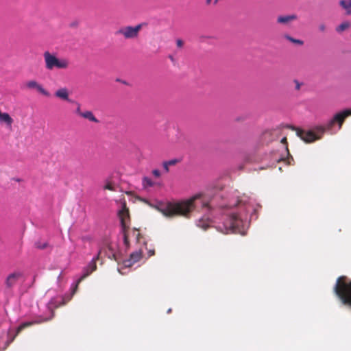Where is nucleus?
I'll use <instances>...</instances> for the list:
<instances>
[{
  "mask_svg": "<svg viewBox=\"0 0 351 351\" xmlns=\"http://www.w3.org/2000/svg\"><path fill=\"white\" fill-rule=\"evenodd\" d=\"M195 199H186V200L174 203L167 201L158 202L154 207L165 216L186 215L192 210Z\"/></svg>",
  "mask_w": 351,
  "mask_h": 351,
  "instance_id": "nucleus-1",
  "label": "nucleus"
},
{
  "mask_svg": "<svg viewBox=\"0 0 351 351\" xmlns=\"http://www.w3.org/2000/svg\"><path fill=\"white\" fill-rule=\"evenodd\" d=\"M45 66L47 70L66 69L69 67L70 62L66 58H59L56 53L46 51L43 53Z\"/></svg>",
  "mask_w": 351,
  "mask_h": 351,
  "instance_id": "nucleus-2",
  "label": "nucleus"
},
{
  "mask_svg": "<svg viewBox=\"0 0 351 351\" xmlns=\"http://www.w3.org/2000/svg\"><path fill=\"white\" fill-rule=\"evenodd\" d=\"M346 276L338 278L335 287L336 294L342 300L343 304L351 306V281L346 282Z\"/></svg>",
  "mask_w": 351,
  "mask_h": 351,
  "instance_id": "nucleus-3",
  "label": "nucleus"
},
{
  "mask_svg": "<svg viewBox=\"0 0 351 351\" xmlns=\"http://www.w3.org/2000/svg\"><path fill=\"white\" fill-rule=\"evenodd\" d=\"M326 132V128L322 126H317L314 130H304L301 129L297 130V135L306 143H312L316 140L320 139L324 133Z\"/></svg>",
  "mask_w": 351,
  "mask_h": 351,
  "instance_id": "nucleus-4",
  "label": "nucleus"
},
{
  "mask_svg": "<svg viewBox=\"0 0 351 351\" xmlns=\"http://www.w3.org/2000/svg\"><path fill=\"white\" fill-rule=\"evenodd\" d=\"M119 217L123 232V242L125 246H129V239L127 234V229L128 228V222L130 221V212L126 206L125 202H121V209L119 210Z\"/></svg>",
  "mask_w": 351,
  "mask_h": 351,
  "instance_id": "nucleus-5",
  "label": "nucleus"
},
{
  "mask_svg": "<svg viewBox=\"0 0 351 351\" xmlns=\"http://www.w3.org/2000/svg\"><path fill=\"white\" fill-rule=\"evenodd\" d=\"M143 24L136 26H123L119 28L115 32L116 36H121L125 39H135L138 38L139 32L142 29Z\"/></svg>",
  "mask_w": 351,
  "mask_h": 351,
  "instance_id": "nucleus-6",
  "label": "nucleus"
},
{
  "mask_svg": "<svg viewBox=\"0 0 351 351\" xmlns=\"http://www.w3.org/2000/svg\"><path fill=\"white\" fill-rule=\"evenodd\" d=\"M54 316V312L52 309H50V316L49 317H45L42 315H39V316H37V317H35L34 319L32 321H29V322H23L16 329V334L14 335V336L10 339V343L12 342L15 337L23 330H24L25 328H27V327H29V326H32L34 324H42L43 322H48L51 319H52V318Z\"/></svg>",
  "mask_w": 351,
  "mask_h": 351,
  "instance_id": "nucleus-7",
  "label": "nucleus"
},
{
  "mask_svg": "<svg viewBox=\"0 0 351 351\" xmlns=\"http://www.w3.org/2000/svg\"><path fill=\"white\" fill-rule=\"evenodd\" d=\"M351 115V109H346L343 111H341L338 113H336L333 117L326 123L325 125H323L326 128V131L330 130L335 124H338L339 129L340 130L342 127V125L345 121V119Z\"/></svg>",
  "mask_w": 351,
  "mask_h": 351,
  "instance_id": "nucleus-8",
  "label": "nucleus"
},
{
  "mask_svg": "<svg viewBox=\"0 0 351 351\" xmlns=\"http://www.w3.org/2000/svg\"><path fill=\"white\" fill-rule=\"evenodd\" d=\"M223 186L219 183H212L208 185L203 191H201L191 197H203L206 196L211 197L217 195L219 191H222Z\"/></svg>",
  "mask_w": 351,
  "mask_h": 351,
  "instance_id": "nucleus-9",
  "label": "nucleus"
},
{
  "mask_svg": "<svg viewBox=\"0 0 351 351\" xmlns=\"http://www.w3.org/2000/svg\"><path fill=\"white\" fill-rule=\"evenodd\" d=\"M97 269V264H96V258H93L92 261L89 263V264L84 268L83 274L82 276L76 281L75 284L72 288V295H74L78 288L80 283L84 280L86 278H87L91 273L95 271Z\"/></svg>",
  "mask_w": 351,
  "mask_h": 351,
  "instance_id": "nucleus-10",
  "label": "nucleus"
},
{
  "mask_svg": "<svg viewBox=\"0 0 351 351\" xmlns=\"http://www.w3.org/2000/svg\"><path fill=\"white\" fill-rule=\"evenodd\" d=\"M242 223V221L238 217V216L232 213L224 223V226L226 229L231 230L232 232H237L239 231V227Z\"/></svg>",
  "mask_w": 351,
  "mask_h": 351,
  "instance_id": "nucleus-11",
  "label": "nucleus"
},
{
  "mask_svg": "<svg viewBox=\"0 0 351 351\" xmlns=\"http://www.w3.org/2000/svg\"><path fill=\"white\" fill-rule=\"evenodd\" d=\"M23 277V274L21 271H14L8 275L5 280L6 289H11L17 283V282Z\"/></svg>",
  "mask_w": 351,
  "mask_h": 351,
  "instance_id": "nucleus-12",
  "label": "nucleus"
},
{
  "mask_svg": "<svg viewBox=\"0 0 351 351\" xmlns=\"http://www.w3.org/2000/svg\"><path fill=\"white\" fill-rule=\"evenodd\" d=\"M101 188L104 191L108 190L110 191H116L118 188V185L114 180V176L113 175L108 176L104 180V183Z\"/></svg>",
  "mask_w": 351,
  "mask_h": 351,
  "instance_id": "nucleus-13",
  "label": "nucleus"
},
{
  "mask_svg": "<svg viewBox=\"0 0 351 351\" xmlns=\"http://www.w3.org/2000/svg\"><path fill=\"white\" fill-rule=\"evenodd\" d=\"M161 180H156L149 176H144L142 178V186L144 189H149L152 187L161 186Z\"/></svg>",
  "mask_w": 351,
  "mask_h": 351,
  "instance_id": "nucleus-14",
  "label": "nucleus"
},
{
  "mask_svg": "<svg viewBox=\"0 0 351 351\" xmlns=\"http://www.w3.org/2000/svg\"><path fill=\"white\" fill-rule=\"evenodd\" d=\"M26 86L29 89H36L38 93L46 96L49 97V93L45 90L43 86L38 84L36 80H30L26 83Z\"/></svg>",
  "mask_w": 351,
  "mask_h": 351,
  "instance_id": "nucleus-15",
  "label": "nucleus"
},
{
  "mask_svg": "<svg viewBox=\"0 0 351 351\" xmlns=\"http://www.w3.org/2000/svg\"><path fill=\"white\" fill-rule=\"evenodd\" d=\"M142 254L140 251H136L132 253L130 258L123 261V264L126 267H132L134 263H137L141 259Z\"/></svg>",
  "mask_w": 351,
  "mask_h": 351,
  "instance_id": "nucleus-16",
  "label": "nucleus"
},
{
  "mask_svg": "<svg viewBox=\"0 0 351 351\" xmlns=\"http://www.w3.org/2000/svg\"><path fill=\"white\" fill-rule=\"evenodd\" d=\"M55 96L62 100L73 103L74 101L69 99V90L66 88H61L55 92Z\"/></svg>",
  "mask_w": 351,
  "mask_h": 351,
  "instance_id": "nucleus-17",
  "label": "nucleus"
},
{
  "mask_svg": "<svg viewBox=\"0 0 351 351\" xmlns=\"http://www.w3.org/2000/svg\"><path fill=\"white\" fill-rule=\"evenodd\" d=\"M297 19L298 16L295 14L280 15L277 17L276 21L279 24L288 25Z\"/></svg>",
  "mask_w": 351,
  "mask_h": 351,
  "instance_id": "nucleus-18",
  "label": "nucleus"
},
{
  "mask_svg": "<svg viewBox=\"0 0 351 351\" xmlns=\"http://www.w3.org/2000/svg\"><path fill=\"white\" fill-rule=\"evenodd\" d=\"M13 119L7 112H3L0 109V124H4L7 128H12Z\"/></svg>",
  "mask_w": 351,
  "mask_h": 351,
  "instance_id": "nucleus-19",
  "label": "nucleus"
},
{
  "mask_svg": "<svg viewBox=\"0 0 351 351\" xmlns=\"http://www.w3.org/2000/svg\"><path fill=\"white\" fill-rule=\"evenodd\" d=\"M81 117L88 119L94 123H99V120L95 117L94 114L90 110H86L81 114Z\"/></svg>",
  "mask_w": 351,
  "mask_h": 351,
  "instance_id": "nucleus-20",
  "label": "nucleus"
},
{
  "mask_svg": "<svg viewBox=\"0 0 351 351\" xmlns=\"http://www.w3.org/2000/svg\"><path fill=\"white\" fill-rule=\"evenodd\" d=\"M339 3L348 14H351V0H341Z\"/></svg>",
  "mask_w": 351,
  "mask_h": 351,
  "instance_id": "nucleus-21",
  "label": "nucleus"
},
{
  "mask_svg": "<svg viewBox=\"0 0 351 351\" xmlns=\"http://www.w3.org/2000/svg\"><path fill=\"white\" fill-rule=\"evenodd\" d=\"M178 162V160L176 159H173L167 161H164L162 162V167L164 168V170L166 173H168L169 171V167L170 166L176 165Z\"/></svg>",
  "mask_w": 351,
  "mask_h": 351,
  "instance_id": "nucleus-22",
  "label": "nucleus"
},
{
  "mask_svg": "<svg viewBox=\"0 0 351 351\" xmlns=\"http://www.w3.org/2000/svg\"><path fill=\"white\" fill-rule=\"evenodd\" d=\"M283 37L290 41L291 43H293V44H295V45H304V41L302 40H300V39H296V38H294L293 37H291V36H289V34H285L283 36Z\"/></svg>",
  "mask_w": 351,
  "mask_h": 351,
  "instance_id": "nucleus-23",
  "label": "nucleus"
},
{
  "mask_svg": "<svg viewBox=\"0 0 351 351\" xmlns=\"http://www.w3.org/2000/svg\"><path fill=\"white\" fill-rule=\"evenodd\" d=\"M350 27V23L348 21H346L340 24L339 26L336 27V31L337 32H342L344 30L348 29Z\"/></svg>",
  "mask_w": 351,
  "mask_h": 351,
  "instance_id": "nucleus-24",
  "label": "nucleus"
},
{
  "mask_svg": "<svg viewBox=\"0 0 351 351\" xmlns=\"http://www.w3.org/2000/svg\"><path fill=\"white\" fill-rule=\"evenodd\" d=\"M35 247L40 250L45 249L48 246V243L46 241H38L35 242Z\"/></svg>",
  "mask_w": 351,
  "mask_h": 351,
  "instance_id": "nucleus-25",
  "label": "nucleus"
},
{
  "mask_svg": "<svg viewBox=\"0 0 351 351\" xmlns=\"http://www.w3.org/2000/svg\"><path fill=\"white\" fill-rule=\"evenodd\" d=\"M152 174L154 176L155 180H160V178L161 176V172L158 169L152 170Z\"/></svg>",
  "mask_w": 351,
  "mask_h": 351,
  "instance_id": "nucleus-26",
  "label": "nucleus"
},
{
  "mask_svg": "<svg viewBox=\"0 0 351 351\" xmlns=\"http://www.w3.org/2000/svg\"><path fill=\"white\" fill-rule=\"evenodd\" d=\"M73 103L75 104V105H76L75 113L80 117L81 114H82V112H83L81 110V105L80 103L76 102V101H74Z\"/></svg>",
  "mask_w": 351,
  "mask_h": 351,
  "instance_id": "nucleus-27",
  "label": "nucleus"
},
{
  "mask_svg": "<svg viewBox=\"0 0 351 351\" xmlns=\"http://www.w3.org/2000/svg\"><path fill=\"white\" fill-rule=\"evenodd\" d=\"M281 143H282V144L285 145V149H286V150L287 151L288 154H289V155H290V154H289V149H288V143H287V138H286V137L282 138V140H281ZM290 156V158H291V160H293V159L292 156Z\"/></svg>",
  "mask_w": 351,
  "mask_h": 351,
  "instance_id": "nucleus-28",
  "label": "nucleus"
},
{
  "mask_svg": "<svg viewBox=\"0 0 351 351\" xmlns=\"http://www.w3.org/2000/svg\"><path fill=\"white\" fill-rule=\"evenodd\" d=\"M293 82H294V84H295V89H296L297 90H299L300 89L301 86L302 85V83H300V82L298 80H294Z\"/></svg>",
  "mask_w": 351,
  "mask_h": 351,
  "instance_id": "nucleus-29",
  "label": "nucleus"
},
{
  "mask_svg": "<svg viewBox=\"0 0 351 351\" xmlns=\"http://www.w3.org/2000/svg\"><path fill=\"white\" fill-rule=\"evenodd\" d=\"M133 234H134V236H135L137 241H139V238L141 237V234L138 232V231L136 230H133Z\"/></svg>",
  "mask_w": 351,
  "mask_h": 351,
  "instance_id": "nucleus-30",
  "label": "nucleus"
},
{
  "mask_svg": "<svg viewBox=\"0 0 351 351\" xmlns=\"http://www.w3.org/2000/svg\"><path fill=\"white\" fill-rule=\"evenodd\" d=\"M176 45H177V46H178V47L181 48V47H182V46H183V45H184V43H183V41H182V40H180V39H178V40H176Z\"/></svg>",
  "mask_w": 351,
  "mask_h": 351,
  "instance_id": "nucleus-31",
  "label": "nucleus"
},
{
  "mask_svg": "<svg viewBox=\"0 0 351 351\" xmlns=\"http://www.w3.org/2000/svg\"><path fill=\"white\" fill-rule=\"evenodd\" d=\"M319 29L324 32L326 31V25L324 23H322L319 25Z\"/></svg>",
  "mask_w": 351,
  "mask_h": 351,
  "instance_id": "nucleus-32",
  "label": "nucleus"
},
{
  "mask_svg": "<svg viewBox=\"0 0 351 351\" xmlns=\"http://www.w3.org/2000/svg\"><path fill=\"white\" fill-rule=\"evenodd\" d=\"M138 199L141 200V201H143V202H145L147 204H149L152 205V204H151L149 200H152V199H143V198H141V199Z\"/></svg>",
  "mask_w": 351,
  "mask_h": 351,
  "instance_id": "nucleus-33",
  "label": "nucleus"
},
{
  "mask_svg": "<svg viewBox=\"0 0 351 351\" xmlns=\"http://www.w3.org/2000/svg\"><path fill=\"white\" fill-rule=\"evenodd\" d=\"M272 132L277 133V132H278V131H277V130H274V131H267V132H265V136L271 135V134H272Z\"/></svg>",
  "mask_w": 351,
  "mask_h": 351,
  "instance_id": "nucleus-34",
  "label": "nucleus"
},
{
  "mask_svg": "<svg viewBox=\"0 0 351 351\" xmlns=\"http://www.w3.org/2000/svg\"><path fill=\"white\" fill-rule=\"evenodd\" d=\"M239 202H240L239 199H236L234 202L233 203V205L234 206H237V205H238L239 204Z\"/></svg>",
  "mask_w": 351,
  "mask_h": 351,
  "instance_id": "nucleus-35",
  "label": "nucleus"
},
{
  "mask_svg": "<svg viewBox=\"0 0 351 351\" xmlns=\"http://www.w3.org/2000/svg\"><path fill=\"white\" fill-rule=\"evenodd\" d=\"M154 254V250H149V256H153Z\"/></svg>",
  "mask_w": 351,
  "mask_h": 351,
  "instance_id": "nucleus-36",
  "label": "nucleus"
},
{
  "mask_svg": "<svg viewBox=\"0 0 351 351\" xmlns=\"http://www.w3.org/2000/svg\"><path fill=\"white\" fill-rule=\"evenodd\" d=\"M99 255H100V252H99V253L97 254V255L95 257H94L93 258H96V261H97V260H98V259H99Z\"/></svg>",
  "mask_w": 351,
  "mask_h": 351,
  "instance_id": "nucleus-37",
  "label": "nucleus"
},
{
  "mask_svg": "<svg viewBox=\"0 0 351 351\" xmlns=\"http://www.w3.org/2000/svg\"><path fill=\"white\" fill-rule=\"evenodd\" d=\"M211 1H212V0H206V3L207 5H209V4L211 3Z\"/></svg>",
  "mask_w": 351,
  "mask_h": 351,
  "instance_id": "nucleus-38",
  "label": "nucleus"
},
{
  "mask_svg": "<svg viewBox=\"0 0 351 351\" xmlns=\"http://www.w3.org/2000/svg\"><path fill=\"white\" fill-rule=\"evenodd\" d=\"M219 1V0H214L213 3H214L215 5H216V4L218 3V1Z\"/></svg>",
  "mask_w": 351,
  "mask_h": 351,
  "instance_id": "nucleus-39",
  "label": "nucleus"
},
{
  "mask_svg": "<svg viewBox=\"0 0 351 351\" xmlns=\"http://www.w3.org/2000/svg\"><path fill=\"white\" fill-rule=\"evenodd\" d=\"M287 160H288V161H287L288 164H289V165H290V164H291V162L289 161V158H287Z\"/></svg>",
  "mask_w": 351,
  "mask_h": 351,
  "instance_id": "nucleus-40",
  "label": "nucleus"
}]
</instances>
